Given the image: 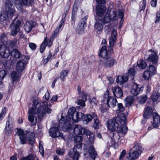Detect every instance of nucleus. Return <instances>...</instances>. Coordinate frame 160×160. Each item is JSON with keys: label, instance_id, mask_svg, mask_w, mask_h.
I'll use <instances>...</instances> for the list:
<instances>
[{"label": "nucleus", "instance_id": "nucleus-1", "mask_svg": "<svg viewBox=\"0 0 160 160\" xmlns=\"http://www.w3.org/2000/svg\"><path fill=\"white\" fill-rule=\"evenodd\" d=\"M52 106L50 102L47 101L41 102L39 105L37 111L36 108H31L28 111V120L32 125H34L37 122V118L40 119L42 118L46 113L49 114L51 113L52 110L50 108Z\"/></svg>", "mask_w": 160, "mask_h": 160}, {"label": "nucleus", "instance_id": "nucleus-2", "mask_svg": "<svg viewBox=\"0 0 160 160\" xmlns=\"http://www.w3.org/2000/svg\"><path fill=\"white\" fill-rule=\"evenodd\" d=\"M110 11L107 10L105 15L103 18H98L96 20L94 25L95 28L98 31H101L103 30V25L106 23H109L111 21L114 20L116 16V11H113L112 14L110 15Z\"/></svg>", "mask_w": 160, "mask_h": 160}, {"label": "nucleus", "instance_id": "nucleus-3", "mask_svg": "<svg viewBox=\"0 0 160 160\" xmlns=\"http://www.w3.org/2000/svg\"><path fill=\"white\" fill-rule=\"evenodd\" d=\"M107 123L108 129L112 132L116 131L118 133L126 134L128 129L125 125H122L121 122H116L115 119L109 120Z\"/></svg>", "mask_w": 160, "mask_h": 160}, {"label": "nucleus", "instance_id": "nucleus-4", "mask_svg": "<svg viewBox=\"0 0 160 160\" xmlns=\"http://www.w3.org/2000/svg\"><path fill=\"white\" fill-rule=\"evenodd\" d=\"M74 131L76 134L86 135L91 142L94 141V134L88 129L82 127L81 125H75Z\"/></svg>", "mask_w": 160, "mask_h": 160}, {"label": "nucleus", "instance_id": "nucleus-5", "mask_svg": "<svg viewBox=\"0 0 160 160\" xmlns=\"http://www.w3.org/2000/svg\"><path fill=\"white\" fill-rule=\"evenodd\" d=\"M142 147L139 144L137 143L129 150L128 156L127 157L129 160H134L138 158L142 152Z\"/></svg>", "mask_w": 160, "mask_h": 160}, {"label": "nucleus", "instance_id": "nucleus-6", "mask_svg": "<svg viewBox=\"0 0 160 160\" xmlns=\"http://www.w3.org/2000/svg\"><path fill=\"white\" fill-rule=\"evenodd\" d=\"M104 97L103 101L106 103L108 108H113L116 106L117 101L115 98L109 96L108 94H104Z\"/></svg>", "mask_w": 160, "mask_h": 160}, {"label": "nucleus", "instance_id": "nucleus-7", "mask_svg": "<svg viewBox=\"0 0 160 160\" xmlns=\"http://www.w3.org/2000/svg\"><path fill=\"white\" fill-rule=\"evenodd\" d=\"M68 119H65L64 118H62L60 121V125L62 130L65 132L69 131L71 130L72 125L70 123Z\"/></svg>", "mask_w": 160, "mask_h": 160}, {"label": "nucleus", "instance_id": "nucleus-8", "mask_svg": "<svg viewBox=\"0 0 160 160\" xmlns=\"http://www.w3.org/2000/svg\"><path fill=\"white\" fill-rule=\"evenodd\" d=\"M21 24V22L18 20L15 22L14 21H13L11 24L10 28L11 30V35L13 36L17 33L20 30V26Z\"/></svg>", "mask_w": 160, "mask_h": 160}, {"label": "nucleus", "instance_id": "nucleus-9", "mask_svg": "<svg viewBox=\"0 0 160 160\" xmlns=\"http://www.w3.org/2000/svg\"><path fill=\"white\" fill-rule=\"evenodd\" d=\"M82 146L80 144H77L74 146L73 148V155L71 154L70 152H68V155L71 158H72L74 160H78L80 157L79 151L81 149Z\"/></svg>", "mask_w": 160, "mask_h": 160}, {"label": "nucleus", "instance_id": "nucleus-10", "mask_svg": "<svg viewBox=\"0 0 160 160\" xmlns=\"http://www.w3.org/2000/svg\"><path fill=\"white\" fill-rule=\"evenodd\" d=\"M5 9L7 13L11 16L13 15L15 10L14 6L9 0H6L5 2Z\"/></svg>", "mask_w": 160, "mask_h": 160}, {"label": "nucleus", "instance_id": "nucleus-11", "mask_svg": "<svg viewBox=\"0 0 160 160\" xmlns=\"http://www.w3.org/2000/svg\"><path fill=\"white\" fill-rule=\"evenodd\" d=\"M106 10V7L104 5H98L96 6V14L98 16V18H103Z\"/></svg>", "mask_w": 160, "mask_h": 160}, {"label": "nucleus", "instance_id": "nucleus-12", "mask_svg": "<svg viewBox=\"0 0 160 160\" xmlns=\"http://www.w3.org/2000/svg\"><path fill=\"white\" fill-rule=\"evenodd\" d=\"M59 127L60 126L58 124H55L54 127L50 128L49 131L50 135L54 138L62 136L58 129Z\"/></svg>", "mask_w": 160, "mask_h": 160}, {"label": "nucleus", "instance_id": "nucleus-13", "mask_svg": "<svg viewBox=\"0 0 160 160\" xmlns=\"http://www.w3.org/2000/svg\"><path fill=\"white\" fill-rule=\"evenodd\" d=\"M104 66L106 67H110L112 66L115 64L116 63V60L111 57H107L103 60H101Z\"/></svg>", "mask_w": 160, "mask_h": 160}, {"label": "nucleus", "instance_id": "nucleus-14", "mask_svg": "<svg viewBox=\"0 0 160 160\" xmlns=\"http://www.w3.org/2000/svg\"><path fill=\"white\" fill-rule=\"evenodd\" d=\"M142 87L140 85L135 83H133L132 85L130 92L132 95L136 96L142 92Z\"/></svg>", "mask_w": 160, "mask_h": 160}, {"label": "nucleus", "instance_id": "nucleus-15", "mask_svg": "<svg viewBox=\"0 0 160 160\" xmlns=\"http://www.w3.org/2000/svg\"><path fill=\"white\" fill-rule=\"evenodd\" d=\"M0 55L3 58H7L10 55V52L6 46H0Z\"/></svg>", "mask_w": 160, "mask_h": 160}, {"label": "nucleus", "instance_id": "nucleus-16", "mask_svg": "<svg viewBox=\"0 0 160 160\" xmlns=\"http://www.w3.org/2000/svg\"><path fill=\"white\" fill-rule=\"evenodd\" d=\"M32 2V0H15V4L17 8H22L23 5H29Z\"/></svg>", "mask_w": 160, "mask_h": 160}, {"label": "nucleus", "instance_id": "nucleus-17", "mask_svg": "<svg viewBox=\"0 0 160 160\" xmlns=\"http://www.w3.org/2000/svg\"><path fill=\"white\" fill-rule=\"evenodd\" d=\"M152 112L153 110L152 107H147L146 108L143 114L144 120H142V123L144 124L147 120L151 116Z\"/></svg>", "mask_w": 160, "mask_h": 160}, {"label": "nucleus", "instance_id": "nucleus-18", "mask_svg": "<svg viewBox=\"0 0 160 160\" xmlns=\"http://www.w3.org/2000/svg\"><path fill=\"white\" fill-rule=\"evenodd\" d=\"M80 3V0H76L74 3L72 12V19L74 22L76 20L78 6Z\"/></svg>", "mask_w": 160, "mask_h": 160}, {"label": "nucleus", "instance_id": "nucleus-19", "mask_svg": "<svg viewBox=\"0 0 160 160\" xmlns=\"http://www.w3.org/2000/svg\"><path fill=\"white\" fill-rule=\"evenodd\" d=\"M36 25L35 22L32 21H29L27 22L25 24L24 28L27 32H29L32 29L34 28Z\"/></svg>", "mask_w": 160, "mask_h": 160}, {"label": "nucleus", "instance_id": "nucleus-20", "mask_svg": "<svg viewBox=\"0 0 160 160\" xmlns=\"http://www.w3.org/2000/svg\"><path fill=\"white\" fill-rule=\"evenodd\" d=\"M84 114L83 113L77 112L75 113V114H73L68 119L69 121H71V119H72L73 121L76 122H77L80 119L82 118Z\"/></svg>", "mask_w": 160, "mask_h": 160}, {"label": "nucleus", "instance_id": "nucleus-21", "mask_svg": "<svg viewBox=\"0 0 160 160\" xmlns=\"http://www.w3.org/2000/svg\"><path fill=\"white\" fill-rule=\"evenodd\" d=\"M26 65V62L23 60H19L17 62L16 66V69L17 71L21 72L25 68Z\"/></svg>", "mask_w": 160, "mask_h": 160}, {"label": "nucleus", "instance_id": "nucleus-22", "mask_svg": "<svg viewBox=\"0 0 160 160\" xmlns=\"http://www.w3.org/2000/svg\"><path fill=\"white\" fill-rule=\"evenodd\" d=\"M125 110L124 108L123 107L121 103H118L117 104V109L116 110V112L117 114L118 117H123L124 119H125L126 116L125 114L122 113Z\"/></svg>", "mask_w": 160, "mask_h": 160}, {"label": "nucleus", "instance_id": "nucleus-23", "mask_svg": "<svg viewBox=\"0 0 160 160\" xmlns=\"http://www.w3.org/2000/svg\"><path fill=\"white\" fill-rule=\"evenodd\" d=\"M87 151H88V153H84V155L86 156L88 153L89 156L93 159V160H95V159L97 156V154L93 146H90L88 150H86V152Z\"/></svg>", "mask_w": 160, "mask_h": 160}, {"label": "nucleus", "instance_id": "nucleus-24", "mask_svg": "<svg viewBox=\"0 0 160 160\" xmlns=\"http://www.w3.org/2000/svg\"><path fill=\"white\" fill-rule=\"evenodd\" d=\"M153 122L152 125L154 128L158 127L160 122V117L156 113H153Z\"/></svg>", "mask_w": 160, "mask_h": 160}, {"label": "nucleus", "instance_id": "nucleus-25", "mask_svg": "<svg viewBox=\"0 0 160 160\" xmlns=\"http://www.w3.org/2000/svg\"><path fill=\"white\" fill-rule=\"evenodd\" d=\"M112 91L114 96L117 98L121 97L123 95L122 89L119 87H115L112 88Z\"/></svg>", "mask_w": 160, "mask_h": 160}, {"label": "nucleus", "instance_id": "nucleus-26", "mask_svg": "<svg viewBox=\"0 0 160 160\" xmlns=\"http://www.w3.org/2000/svg\"><path fill=\"white\" fill-rule=\"evenodd\" d=\"M17 134L19 137L21 144H23L25 143L26 140V135L23 131L22 130H19L17 132Z\"/></svg>", "mask_w": 160, "mask_h": 160}, {"label": "nucleus", "instance_id": "nucleus-27", "mask_svg": "<svg viewBox=\"0 0 160 160\" xmlns=\"http://www.w3.org/2000/svg\"><path fill=\"white\" fill-rule=\"evenodd\" d=\"M93 119L94 121L93 127L95 129H98L101 126V122L99 121L98 117L96 113H93Z\"/></svg>", "mask_w": 160, "mask_h": 160}, {"label": "nucleus", "instance_id": "nucleus-28", "mask_svg": "<svg viewBox=\"0 0 160 160\" xmlns=\"http://www.w3.org/2000/svg\"><path fill=\"white\" fill-rule=\"evenodd\" d=\"M128 79V77L127 75L120 76L117 77L116 82L120 85L123 84Z\"/></svg>", "mask_w": 160, "mask_h": 160}, {"label": "nucleus", "instance_id": "nucleus-29", "mask_svg": "<svg viewBox=\"0 0 160 160\" xmlns=\"http://www.w3.org/2000/svg\"><path fill=\"white\" fill-rule=\"evenodd\" d=\"M82 98L83 99H85L86 100L89 99L90 103L92 105L96 106L97 105L98 100L94 97L91 100L90 99V96L89 95L84 94H83Z\"/></svg>", "mask_w": 160, "mask_h": 160}, {"label": "nucleus", "instance_id": "nucleus-30", "mask_svg": "<svg viewBox=\"0 0 160 160\" xmlns=\"http://www.w3.org/2000/svg\"><path fill=\"white\" fill-rule=\"evenodd\" d=\"M5 129L8 133L10 132L13 129L12 121L9 118H8L6 122Z\"/></svg>", "mask_w": 160, "mask_h": 160}, {"label": "nucleus", "instance_id": "nucleus-31", "mask_svg": "<svg viewBox=\"0 0 160 160\" xmlns=\"http://www.w3.org/2000/svg\"><path fill=\"white\" fill-rule=\"evenodd\" d=\"M99 55L103 58V59L108 57V52L105 46H102L100 51Z\"/></svg>", "mask_w": 160, "mask_h": 160}, {"label": "nucleus", "instance_id": "nucleus-32", "mask_svg": "<svg viewBox=\"0 0 160 160\" xmlns=\"http://www.w3.org/2000/svg\"><path fill=\"white\" fill-rule=\"evenodd\" d=\"M158 59V57L155 52L150 55L147 59L148 61L152 62L153 64H156L157 63Z\"/></svg>", "mask_w": 160, "mask_h": 160}, {"label": "nucleus", "instance_id": "nucleus-33", "mask_svg": "<svg viewBox=\"0 0 160 160\" xmlns=\"http://www.w3.org/2000/svg\"><path fill=\"white\" fill-rule=\"evenodd\" d=\"M93 113H96L92 112L91 114H87L85 117V119L83 121V123L85 124H87L89 122H91L93 118Z\"/></svg>", "mask_w": 160, "mask_h": 160}, {"label": "nucleus", "instance_id": "nucleus-34", "mask_svg": "<svg viewBox=\"0 0 160 160\" xmlns=\"http://www.w3.org/2000/svg\"><path fill=\"white\" fill-rule=\"evenodd\" d=\"M0 41L1 43L2 44L1 45H4L6 46L8 40L4 33L1 34L0 36Z\"/></svg>", "mask_w": 160, "mask_h": 160}, {"label": "nucleus", "instance_id": "nucleus-35", "mask_svg": "<svg viewBox=\"0 0 160 160\" xmlns=\"http://www.w3.org/2000/svg\"><path fill=\"white\" fill-rule=\"evenodd\" d=\"M87 18L86 17H84L82 19L80 22L79 24L80 25L79 26V29L81 31H83L84 30V27L86 26Z\"/></svg>", "mask_w": 160, "mask_h": 160}, {"label": "nucleus", "instance_id": "nucleus-36", "mask_svg": "<svg viewBox=\"0 0 160 160\" xmlns=\"http://www.w3.org/2000/svg\"><path fill=\"white\" fill-rule=\"evenodd\" d=\"M17 39H13L11 40H9L7 44H6V46L8 48H14L17 45Z\"/></svg>", "mask_w": 160, "mask_h": 160}, {"label": "nucleus", "instance_id": "nucleus-37", "mask_svg": "<svg viewBox=\"0 0 160 160\" xmlns=\"http://www.w3.org/2000/svg\"><path fill=\"white\" fill-rule=\"evenodd\" d=\"M10 54L16 58H19L20 57V53L16 49H13Z\"/></svg>", "mask_w": 160, "mask_h": 160}, {"label": "nucleus", "instance_id": "nucleus-38", "mask_svg": "<svg viewBox=\"0 0 160 160\" xmlns=\"http://www.w3.org/2000/svg\"><path fill=\"white\" fill-rule=\"evenodd\" d=\"M137 64L138 67L142 69H145L147 66L146 62L143 60H138L137 62Z\"/></svg>", "mask_w": 160, "mask_h": 160}, {"label": "nucleus", "instance_id": "nucleus-39", "mask_svg": "<svg viewBox=\"0 0 160 160\" xmlns=\"http://www.w3.org/2000/svg\"><path fill=\"white\" fill-rule=\"evenodd\" d=\"M68 71L63 70L60 73V76L59 77L62 81H64L65 77L68 75Z\"/></svg>", "mask_w": 160, "mask_h": 160}, {"label": "nucleus", "instance_id": "nucleus-40", "mask_svg": "<svg viewBox=\"0 0 160 160\" xmlns=\"http://www.w3.org/2000/svg\"><path fill=\"white\" fill-rule=\"evenodd\" d=\"M76 111V109L74 107H72L70 108L68 110V116L66 117V118L68 119L73 114H75V113L77 112Z\"/></svg>", "mask_w": 160, "mask_h": 160}, {"label": "nucleus", "instance_id": "nucleus-41", "mask_svg": "<svg viewBox=\"0 0 160 160\" xmlns=\"http://www.w3.org/2000/svg\"><path fill=\"white\" fill-rule=\"evenodd\" d=\"M28 141L29 144L31 145H32L34 143L35 138L33 133H31L29 134L28 138Z\"/></svg>", "mask_w": 160, "mask_h": 160}, {"label": "nucleus", "instance_id": "nucleus-42", "mask_svg": "<svg viewBox=\"0 0 160 160\" xmlns=\"http://www.w3.org/2000/svg\"><path fill=\"white\" fill-rule=\"evenodd\" d=\"M47 41V37L44 38V41L42 42L40 49V52L42 53L43 52L46 47V42Z\"/></svg>", "mask_w": 160, "mask_h": 160}, {"label": "nucleus", "instance_id": "nucleus-43", "mask_svg": "<svg viewBox=\"0 0 160 160\" xmlns=\"http://www.w3.org/2000/svg\"><path fill=\"white\" fill-rule=\"evenodd\" d=\"M38 160V158L34 155L30 154L29 155L22 158V160Z\"/></svg>", "mask_w": 160, "mask_h": 160}, {"label": "nucleus", "instance_id": "nucleus-44", "mask_svg": "<svg viewBox=\"0 0 160 160\" xmlns=\"http://www.w3.org/2000/svg\"><path fill=\"white\" fill-rule=\"evenodd\" d=\"M133 101V98L132 96H129L125 99V101L127 106H130Z\"/></svg>", "mask_w": 160, "mask_h": 160}, {"label": "nucleus", "instance_id": "nucleus-45", "mask_svg": "<svg viewBox=\"0 0 160 160\" xmlns=\"http://www.w3.org/2000/svg\"><path fill=\"white\" fill-rule=\"evenodd\" d=\"M7 60L3 59L0 60V68H6L7 67Z\"/></svg>", "mask_w": 160, "mask_h": 160}, {"label": "nucleus", "instance_id": "nucleus-46", "mask_svg": "<svg viewBox=\"0 0 160 160\" xmlns=\"http://www.w3.org/2000/svg\"><path fill=\"white\" fill-rule=\"evenodd\" d=\"M128 76L131 77V78L133 79L134 78L135 74V70L134 68H131L128 71Z\"/></svg>", "mask_w": 160, "mask_h": 160}, {"label": "nucleus", "instance_id": "nucleus-47", "mask_svg": "<svg viewBox=\"0 0 160 160\" xmlns=\"http://www.w3.org/2000/svg\"><path fill=\"white\" fill-rule=\"evenodd\" d=\"M150 75L151 74L148 70H145L143 73V77L146 80H148Z\"/></svg>", "mask_w": 160, "mask_h": 160}, {"label": "nucleus", "instance_id": "nucleus-48", "mask_svg": "<svg viewBox=\"0 0 160 160\" xmlns=\"http://www.w3.org/2000/svg\"><path fill=\"white\" fill-rule=\"evenodd\" d=\"M148 70L151 74V75L155 74L156 73L155 68L152 65H149V69Z\"/></svg>", "mask_w": 160, "mask_h": 160}, {"label": "nucleus", "instance_id": "nucleus-49", "mask_svg": "<svg viewBox=\"0 0 160 160\" xmlns=\"http://www.w3.org/2000/svg\"><path fill=\"white\" fill-rule=\"evenodd\" d=\"M116 39V36H113L111 35V37L109 40V44L111 47H112L114 45V43Z\"/></svg>", "mask_w": 160, "mask_h": 160}, {"label": "nucleus", "instance_id": "nucleus-50", "mask_svg": "<svg viewBox=\"0 0 160 160\" xmlns=\"http://www.w3.org/2000/svg\"><path fill=\"white\" fill-rule=\"evenodd\" d=\"M147 99V97L146 96H142L138 98V101L140 104H142L145 102Z\"/></svg>", "mask_w": 160, "mask_h": 160}, {"label": "nucleus", "instance_id": "nucleus-51", "mask_svg": "<svg viewBox=\"0 0 160 160\" xmlns=\"http://www.w3.org/2000/svg\"><path fill=\"white\" fill-rule=\"evenodd\" d=\"M8 17V14L5 12L0 14V21L3 22L6 20Z\"/></svg>", "mask_w": 160, "mask_h": 160}, {"label": "nucleus", "instance_id": "nucleus-52", "mask_svg": "<svg viewBox=\"0 0 160 160\" xmlns=\"http://www.w3.org/2000/svg\"><path fill=\"white\" fill-rule=\"evenodd\" d=\"M159 95L157 92L154 93L151 97V99L153 102H156L159 98Z\"/></svg>", "mask_w": 160, "mask_h": 160}, {"label": "nucleus", "instance_id": "nucleus-53", "mask_svg": "<svg viewBox=\"0 0 160 160\" xmlns=\"http://www.w3.org/2000/svg\"><path fill=\"white\" fill-rule=\"evenodd\" d=\"M63 25L60 24L59 26L58 27H57L55 30L54 31V33L53 35L55 37H56L57 36V35L58 34L60 29L61 28L62 26Z\"/></svg>", "mask_w": 160, "mask_h": 160}, {"label": "nucleus", "instance_id": "nucleus-54", "mask_svg": "<svg viewBox=\"0 0 160 160\" xmlns=\"http://www.w3.org/2000/svg\"><path fill=\"white\" fill-rule=\"evenodd\" d=\"M11 77L13 81H15L18 78V73L15 71H13L11 73Z\"/></svg>", "mask_w": 160, "mask_h": 160}, {"label": "nucleus", "instance_id": "nucleus-55", "mask_svg": "<svg viewBox=\"0 0 160 160\" xmlns=\"http://www.w3.org/2000/svg\"><path fill=\"white\" fill-rule=\"evenodd\" d=\"M7 111V108L6 107L3 108L2 111L0 114V121L2 119L6 113Z\"/></svg>", "mask_w": 160, "mask_h": 160}, {"label": "nucleus", "instance_id": "nucleus-56", "mask_svg": "<svg viewBox=\"0 0 160 160\" xmlns=\"http://www.w3.org/2000/svg\"><path fill=\"white\" fill-rule=\"evenodd\" d=\"M41 102L38 104L39 102L38 100L36 99L34 100L33 102V106L32 108L36 107V111H37L39 105Z\"/></svg>", "mask_w": 160, "mask_h": 160}, {"label": "nucleus", "instance_id": "nucleus-57", "mask_svg": "<svg viewBox=\"0 0 160 160\" xmlns=\"http://www.w3.org/2000/svg\"><path fill=\"white\" fill-rule=\"evenodd\" d=\"M6 72L5 70H1L0 71V80H2L3 79L4 77L6 75Z\"/></svg>", "mask_w": 160, "mask_h": 160}, {"label": "nucleus", "instance_id": "nucleus-58", "mask_svg": "<svg viewBox=\"0 0 160 160\" xmlns=\"http://www.w3.org/2000/svg\"><path fill=\"white\" fill-rule=\"evenodd\" d=\"M77 103L78 105L82 107L85 106V101L82 99L79 100L77 101Z\"/></svg>", "mask_w": 160, "mask_h": 160}, {"label": "nucleus", "instance_id": "nucleus-59", "mask_svg": "<svg viewBox=\"0 0 160 160\" xmlns=\"http://www.w3.org/2000/svg\"><path fill=\"white\" fill-rule=\"evenodd\" d=\"M126 154V151L125 150H122V151L121 152L119 158L120 160H122V159L125 156Z\"/></svg>", "mask_w": 160, "mask_h": 160}, {"label": "nucleus", "instance_id": "nucleus-60", "mask_svg": "<svg viewBox=\"0 0 160 160\" xmlns=\"http://www.w3.org/2000/svg\"><path fill=\"white\" fill-rule=\"evenodd\" d=\"M29 46L30 48L32 50H35L37 46L35 44L32 42H30L29 43Z\"/></svg>", "mask_w": 160, "mask_h": 160}, {"label": "nucleus", "instance_id": "nucleus-61", "mask_svg": "<svg viewBox=\"0 0 160 160\" xmlns=\"http://www.w3.org/2000/svg\"><path fill=\"white\" fill-rule=\"evenodd\" d=\"M57 153L59 155H62L64 153V150L63 149H59L56 150Z\"/></svg>", "mask_w": 160, "mask_h": 160}, {"label": "nucleus", "instance_id": "nucleus-62", "mask_svg": "<svg viewBox=\"0 0 160 160\" xmlns=\"http://www.w3.org/2000/svg\"><path fill=\"white\" fill-rule=\"evenodd\" d=\"M110 140V142H108V144L109 146H113L115 143V142L112 140V138H109Z\"/></svg>", "mask_w": 160, "mask_h": 160}, {"label": "nucleus", "instance_id": "nucleus-63", "mask_svg": "<svg viewBox=\"0 0 160 160\" xmlns=\"http://www.w3.org/2000/svg\"><path fill=\"white\" fill-rule=\"evenodd\" d=\"M96 2L99 5H104V4L106 3L105 0H96Z\"/></svg>", "mask_w": 160, "mask_h": 160}, {"label": "nucleus", "instance_id": "nucleus-64", "mask_svg": "<svg viewBox=\"0 0 160 160\" xmlns=\"http://www.w3.org/2000/svg\"><path fill=\"white\" fill-rule=\"evenodd\" d=\"M50 97L49 93L48 91L46 93L44 96L43 97V98L45 99L46 100H48L49 99Z\"/></svg>", "mask_w": 160, "mask_h": 160}]
</instances>
